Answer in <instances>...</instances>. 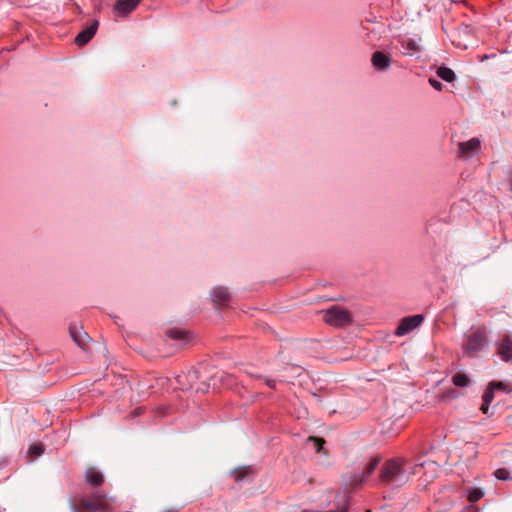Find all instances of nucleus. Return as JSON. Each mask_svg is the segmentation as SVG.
<instances>
[{
    "instance_id": "32",
    "label": "nucleus",
    "mask_w": 512,
    "mask_h": 512,
    "mask_svg": "<svg viewBox=\"0 0 512 512\" xmlns=\"http://www.w3.org/2000/svg\"><path fill=\"white\" fill-rule=\"evenodd\" d=\"M71 509H72V512H82L78 509V507L74 503L71 504Z\"/></svg>"
},
{
    "instance_id": "12",
    "label": "nucleus",
    "mask_w": 512,
    "mask_h": 512,
    "mask_svg": "<svg viewBox=\"0 0 512 512\" xmlns=\"http://www.w3.org/2000/svg\"><path fill=\"white\" fill-rule=\"evenodd\" d=\"M199 375L196 369H190L186 374L179 375L177 377V381L180 385H182V389L193 388V384L196 380H198Z\"/></svg>"
},
{
    "instance_id": "31",
    "label": "nucleus",
    "mask_w": 512,
    "mask_h": 512,
    "mask_svg": "<svg viewBox=\"0 0 512 512\" xmlns=\"http://www.w3.org/2000/svg\"><path fill=\"white\" fill-rule=\"evenodd\" d=\"M461 30H462V33H470L471 32V28L468 25H462Z\"/></svg>"
},
{
    "instance_id": "1",
    "label": "nucleus",
    "mask_w": 512,
    "mask_h": 512,
    "mask_svg": "<svg viewBox=\"0 0 512 512\" xmlns=\"http://www.w3.org/2000/svg\"><path fill=\"white\" fill-rule=\"evenodd\" d=\"M427 463L412 464L404 458H395L387 460L382 466L379 474V480L382 484L391 488L404 486L410 480L411 476L419 473ZM434 466V463H428Z\"/></svg>"
},
{
    "instance_id": "21",
    "label": "nucleus",
    "mask_w": 512,
    "mask_h": 512,
    "mask_svg": "<svg viewBox=\"0 0 512 512\" xmlns=\"http://www.w3.org/2000/svg\"><path fill=\"white\" fill-rule=\"evenodd\" d=\"M495 477L500 480H508L510 478V472L505 468H499L495 471Z\"/></svg>"
},
{
    "instance_id": "23",
    "label": "nucleus",
    "mask_w": 512,
    "mask_h": 512,
    "mask_svg": "<svg viewBox=\"0 0 512 512\" xmlns=\"http://www.w3.org/2000/svg\"><path fill=\"white\" fill-rule=\"evenodd\" d=\"M309 441L314 443L316 452H320L325 443V440L323 438L318 437H309Z\"/></svg>"
},
{
    "instance_id": "10",
    "label": "nucleus",
    "mask_w": 512,
    "mask_h": 512,
    "mask_svg": "<svg viewBox=\"0 0 512 512\" xmlns=\"http://www.w3.org/2000/svg\"><path fill=\"white\" fill-rule=\"evenodd\" d=\"M380 462L379 457H373L370 459V461L365 466L362 475L359 478H356L355 480L351 481V484L356 486L361 484L366 480L367 477H369L377 468L378 464Z\"/></svg>"
},
{
    "instance_id": "13",
    "label": "nucleus",
    "mask_w": 512,
    "mask_h": 512,
    "mask_svg": "<svg viewBox=\"0 0 512 512\" xmlns=\"http://www.w3.org/2000/svg\"><path fill=\"white\" fill-rule=\"evenodd\" d=\"M70 335L73 338L74 342L81 348H85L87 340L89 336L86 332L82 331L81 328H77L76 326H70Z\"/></svg>"
},
{
    "instance_id": "15",
    "label": "nucleus",
    "mask_w": 512,
    "mask_h": 512,
    "mask_svg": "<svg viewBox=\"0 0 512 512\" xmlns=\"http://www.w3.org/2000/svg\"><path fill=\"white\" fill-rule=\"evenodd\" d=\"M498 353L506 362L512 359V341L508 337L502 340Z\"/></svg>"
},
{
    "instance_id": "22",
    "label": "nucleus",
    "mask_w": 512,
    "mask_h": 512,
    "mask_svg": "<svg viewBox=\"0 0 512 512\" xmlns=\"http://www.w3.org/2000/svg\"><path fill=\"white\" fill-rule=\"evenodd\" d=\"M483 492L479 489H475L469 493L468 499L470 502H477L483 497Z\"/></svg>"
},
{
    "instance_id": "27",
    "label": "nucleus",
    "mask_w": 512,
    "mask_h": 512,
    "mask_svg": "<svg viewBox=\"0 0 512 512\" xmlns=\"http://www.w3.org/2000/svg\"><path fill=\"white\" fill-rule=\"evenodd\" d=\"M429 83L431 84V86H432L434 89H436V90H438V91L442 90L443 84H442L441 82H439L438 80L433 79V78H430V79H429Z\"/></svg>"
},
{
    "instance_id": "11",
    "label": "nucleus",
    "mask_w": 512,
    "mask_h": 512,
    "mask_svg": "<svg viewBox=\"0 0 512 512\" xmlns=\"http://www.w3.org/2000/svg\"><path fill=\"white\" fill-rule=\"evenodd\" d=\"M85 479H86V482L93 487H99L104 482L103 474L99 470H97L95 467L87 468V470L85 472Z\"/></svg>"
},
{
    "instance_id": "8",
    "label": "nucleus",
    "mask_w": 512,
    "mask_h": 512,
    "mask_svg": "<svg viewBox=\"0 0 512 512\" xmlns=\"http://www.w3.org/2000/svg\"><path fill=\"white\" fill-rule=\"evenodd\" d=\"M98 28V21H94L92 25L81 31L75 38V43L79 46L86 45L95 35Z\"/></svg>"
},
{
    "instance_id": "6",
    "label": "nucleus",
    "mask_w": 512,
    "mask_h": 512,
    "mask_svg": "<svg viewBox=\"0 0 512 512\" xmlns=\"http://www.w3.org/2000/svg\"><path fill=\"white\" fill-rule=\"evenodd\" d=\"M459 156L470 158L481 147V142L478 138H472L466 142L459 143Z\"/></svg>"
},
{
    "instance_id": "26",
    "label": "nucleus",
    "mask_w": 512,
    "mask_h": 512,
    "mask_svg": "<svg viewBox=\"0 0 512 512\" xmlns=\"http://www.w3.org/2000/svg\"><path fill=\"white\" fill-rule=\"evenodd\" d=\"M44 448L42 445H34L29 448V453L35 457L42 455Z\"/></svg>"
},
{
    "instance_id": "2",
    "label": "nucleus",
    "mask_w": 512,
    "mask_h": 512,
    "mask_svg": "<svg viewBox=\"0 0 512 512\" xmlns=\"http://www.w3.org/2000/svg\"><path fill=\"white\" fill-rule=\"evenodd\" d=\"M114 503V497L98 492L80 499V505L90 512H112Z\"/></svg>"
},
{
    "instance_id": "16",
    "label": "nucleus",
    "mask_w": 512,
    "mask_h": 512,
    "mask_svg": "<svg viewBox=\"0 0 512 512\" xmlns=\"http://www.w3.org/2000/svg\"><path fill=\"white\" fill-rule=\"evenodd\" d=\"M401 45L402 48L404 49V53L407 55H413L421 50L420 44L413 39L402 40Z\"/></svg>"
},
{
    "instance_id": "7",
    "label": "nucleus",
    "mask_w": 512,
    "mask_h": 512,
    "mask_svg": "<svg viewBox=\"0 0 512 512\" xmlns=\"http://www.w3.org/2000/svg\"><path fill=\"white\" fill-rule=\"evenodd\" d=\"M140 2L141 0H117L114 5V11L117 16L125 17L131 13Z\"/></svg>"
},
{
    "instance_id": "17",
    "label": "nucleus",
    "mask_w": 512,
    "mask_h": 512,
    "mask_svg": "<svg viewBox=\"0 0 512 512\" xmlns=\"http://www.w3.org/2000/svg\"><path fill=\"white\" fill-rule=\"evenodd\" d=\"M451 381L457 387H468L471 384V379L464 372H457L453 375Z\"/></svg>"
},
{
    "instance_id": "18",
    "label": "nucleus",
    "mask_w": 512,
    "mask_h": 512,
    "mask_svg": "<svg viewBox=\"0 0 512 512\" xmlns=\"http://www.w3.org/2000/svg\"><path fill=\"white\" fill-rule=\"evenodd\" d=\"M437 75L446 82H452L455 79L454 71L448 67L438 68Z\"/></svg>"
},
{
    "instance_id": "29",
    "label": "nucleus",
    "mask_w": 512,
    "mask_h": 512,
    "mask_svg": "<svg viewBox=\"0 0 512 512\" xmlns=\"http://www.w3.org/2000/svg\"><path fill=\"white\" fill-rule=\"evenodd\" d=\"M490 404H491L490 402H484V401H483V403H482V405H481V408H480V409H481V411H482L484 414H486V415H487V414H488V412H489Z\"/></svg>"
},
{
    "instance_id": "4",
    "label": "nucleus",
    "mask_w": 512,
    "mask_h": 512,
    "mask_svg": "<svg viewBox=\"0 0 512 512\" xmlns=\"http://www.w3.org/2000/svg\"><path fill=\"white\" fill-rule=\"evenodd\" d=\"M423 320L424 317L420 314L405 317L400 321V324L397 327L395 334L397 336H403L412 331L413 329L417 328L418 326H420Z\"/></svg>"
},
{
    "instance_id": "9",
    "label": "nucleus",
    "mask_w": 512,
    "mask_h": 512,
    "mask_svg": "<svg viewBox=\"0 0 512 512\" xmlns=\"http://www.w3.org/2000/svg\"><path fill=\"white\" fill-rule=\"evenodd\" d=\"M371 62L377 70L384 71L389 68L391 58L381 51H376L372 54Z\"/></svg>"
},
{
    "instance_id": "20",
    "label": "nucleus",
    "mask_w": 512,
    "mask_h": 512,
    "mask_svg": "<svg viewBox=\"0 0 512 512\" xmlns=\"http://www.w3.org/2000/svg\"><path fill=\"white\" fill-rule=\"evenodd\" d=\"M167 335L171 339L180 340V339H184L185 338L186 332L183 331V330H178V329H170V330L167 331Z\"/></svg>"
},
{
    "instance_id": "14",
    "label": "nucleus",
    "mask_w": 512,
    "mask_h": 512,
    "mask_svg": "<svg viewBox=\"0 0 512 512\" xmlns=\"http://www.w3.org/2000/svg\"><path fill=\"white\" fill-rule=\"evenodd\" d=\"M213 301L217 304H226L230 300V293L225 287H216L212 291Z\"/></svg>"
},
{
    "instance_id": "5",
    "label": "nucleus",
    "mask_w": 512,
    "mask_h": 512,
    "mask_svg": "<svg viewBox=\"0 0 512 512\" xmlns=\"http://www.w3.org/2000/svg\"><path fill=\"white\" fill-rule=\"evenodd\" d=\"M485 345V337L480 332L472 333L468 339L466 344L464 345V352L468 356H474L477 352H479L483 346Z\"/></svg>"
},
{
    "instance_id": "24",
    "label": "nucleus",
    "mask_w": 512,
    "mask_h": 512,
    "mask_svg": "<svg viewBox=\"0 0 512 512\" xmlns=\"http://www.w3.org/2000/svg\"><path fill=\"white\" fill-rule=\"evenodd\" d=\"M494 389H492L490 387V385H488V388L485 390L484 394H483V401L484 402H492L493 399H494Z\"/></svg>"
},
{
    "instance_id": "25",
    "label": "nucleus",
    "mask_w": 512,
    "mask_h": 512,
    "mask_svg": "<svg viewBox=\"0 0 512 512\" xmlns=\"http://www.w3.org/2000/svg\"><path fill=\"white\" fill-rule=\"evenodd\" d=\"M489 385L494 390H502L507 393L509 392V390L507 389L506 385L503 382L492 381L489 383Z\"/></svg>"
},
{
    "instance_id": "28",
    "label": "nucleus",
    "mask_w": 512,
    "mask_h": 512,
    "mask_svg": "<svg viewBox=\"0 0 512 512\" xmlns=\"http://www.w3.org/2000/svg\"><path fill=\"white\" fill-rule=\"evenodd\" d=\"M443 397L457 398V397H458V394H457L456 390H454V389H450V390L446 391V392L443 394Z\"/></svg>"
},
{
    "instance_id": "19",
    "label": "nucleus",
    "mask_w": 512,
    "mask_h": 512,
    "mask_svg": "<svg viewBox=\"0 0 512 512\" xmlns=\"http://www.w3.org/2000/svg\"><path fill=\"white\" fill-rule=\"evenodd\" d=\"M249 473H250V469L247 467H243V468L235 469L232 472V476L234 477L235 481H242L248 476Z\"/></svg>"
},
{
    "instance_id": "30",
    "label": "nucleus",
    "mask_w": 512,
    "mask_h": 512,
    "mask_svg": "<svg viewBox=\"0 0 512 512\" xmlns=\"http://www.w3.org/2000/svg\"><path fill=\"white\" fill-rule=\"evenodd\" d=\"M265 382H266L267 386H269L272 389H274L276 386V381L273 379H266Z\"/></svg>"
},
{
    "instance_id": "3",
    "label": "nucleus",
    "mask_w": 512,
    "mask_h": 512,
    "mask_svg": "<svg viewBox=\"0 0 512 512\" xmlns=\"http://www.w3.org/2000/svg\"><path fill=\"white\" fill-rule=\"evenodd\" d=\"M320 313L323 314V321L331 326L342 327L352 322L351 313L340 306L334 305Z\"/></svg>"
}]
</instances>
